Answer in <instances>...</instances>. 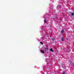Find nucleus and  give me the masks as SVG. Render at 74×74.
I'll return each mask as SVG.
<instances>
[{
  "label": "nucleus",
  "instance_id": "obj_1",
  "mask_svg": "<svg viewBox=\"0 0 74 74\" xmlns=\"http://www.w3.org/2000/svg\"><path fill=\"white\" fill-rule=\"evenodd\" d=\"M70 62H71V66H73V61H70Z\"/></svg>",
  "mask_w": 74,
  "mask_h": 74
},
{
  "label": "nucleus",
  "instance_id": "obj_2",
  "mask_svg": "<svg viewBox=\"0 0 74 74\" xmlns=\"http://www.w3.org/2000/svg\"><path fill=\"white\" fill-rule=\"evenodd\" d=\"M71 16H74V13L73 12H71Z\"/></svg>",
  "mask_w": 74,
  "mask_h": 74
},
{
  "label": "nucleus",
  "instance_id": "obj_3",
  "mask_svg": "<svg viewBox=\"0 0 74 74\" xmlns=\"http://www.w3.org/2000/svg\"><path fill=\"white\" fill-rule=\"evenodd\" d=\"M64 40V38H63V37H62L61 38L62 41H63Z\"/></svg>",
  "mask_w": 74,
  "mask_h": 74
},
{
  "label": "nucleus",
  "instance_id": "obj_4",
  "mask_svg": "<svg viewBox=\"0 0 74 74\" xmlns=\"http://www.w3.org/2000/svg\"><path fill=\"white\" fill-rule=\"evenodd\" d=\"M41 52H42V53H44V51H43V50H41Z\"/></svg>",
  "mask_w": 74,
  "mask_h": 74
},
{
  "label": "nucleus",
  "instance_id": "obj_5",
  "mask_svg": "<svg viewBox=\"0 0 74 74\" xmlns=\"http://www.w3.org/2000/svg\"><path fill=\"white\" fill-rule=\"evenodd\" d=\"M50 51H51V52H53V49H52V48H51L50 49Z\"/></svg>",
  "mask_w": 74,
  "mask_h": 74
},
{
  "label": "nucleus",
  "instance_id": "obj_6",
  "mask_svg": "<svg viewBox=\"0 0 74 74\" xmlns=\"http://www.w3.org/2000/svg\"><path fill=\"white\" fill-rule=\"evenodd\" d=\"M64 32V30L63 29H62V31H61V33H63Z\"/></svg>",
  "mask_w": 74,
  "mask_h": 74
},
{
  "label": "nucleus",
  "instance_id": "obj_7",
  "mask_svg": "<svg viewBox=\"0 0 74 74\" xmlns=\"http://www.w3.org/2000/svg\"><path fill=\"white\" fill-rule=\"evenodd\" d=\"M44 22H45V23H46L47 22V20H46L45 19L44 20Z\"/></svg>",
  "mask_w": 74,
  "mask_h": 74
},
{
  "label": "nucleus",
  "instance_id": "obj_8",
  "mask_svg": "<svg viewBox=\"0 0 74 74\" xmlns=\"http://www.w3.org/2000/svg\"><path fill=\"white\" fill-rule=\"evenodd\" d=\"M66 74V72H64L62 73V74Z\"/></svg>",
  "mask_w": 74,
  "mask_h": 74
},
{
  "label": "nucleus",
  "instance_id": "obj_9",
  "mask_svg": "<svg viewBox=\"0 0 74 74\" xmlns=\"http://www.w3.org/2000/svg\"><path fill=\"white\" fill-rule=\"evenodd\" d=\"M45 49L46 50V51H47V50L48 49V48H45Z\"/></svg>",
  "mask_w": 74,
  "mask_h": 74
},
{
  "label": "nucleus",
  "instance_id": "obj_10",
  "mask_svg": "<svg viewBox=\"0 0 74 74\" xmlns=\"http://www.w3.org/2000/svg\"><path fill=\"white\" fill-rule=\"evenodd\" d=\"M40 42V44H43V43H42V42Z\"/></svg>",
  "mask_w": 74,
  "mask_h": 74
},
{
  "label": "nucleus",
  "instance_id": "obj_11",
  "mask_svg": "<svg viewBox=\"0 0 74 74\" xmlns=\"http://www.w3.org/2000/svg\"><path fill=\"white\" fill-rule=\"evenodd\" d=\"M62 65L63 66H64V64H62Z\"/></svg>",
  "mask_w": 74,
  "mask_h": 74
},
{
  "label": "nucleus",
  "instance_id": "obj_12",
  "mask_svg": "<svg viewBox=\"0 0 74 74\" xmlns=\"http://www.w3.org/2000/svg\"><path fill=\"white\" fill-rule=\"evenodd\" d=\"M44 18H45V17H44Z\"/></svg>",
  "mask_w": 74,
  "mask_h": 74
}]
</instances>
